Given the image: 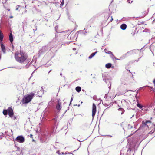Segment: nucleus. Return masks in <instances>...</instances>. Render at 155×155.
Wrapping results in <instances>:
<instances>
[{
  "mask_svg": "<svg viewBox=\"0 0 155 155\" xmlns=\"http://www.w3.org/2000/svg\"><path fill=\"white\" fill-rule=\"evenodd\" d=\"M27 58V54L23 51L17 52L15 53V58L17 62L20 63L26 62Z\"/></svg>",
  "mask_w": 155,
  "mask_h": 155,
  "instance_id": "1",
  "label": "nucleus"
},
{
  "mask_svg": "<svg viewBox=\"0 0 155 155\" xmlns=\"http://www.w3.org/2000/svg\"><path fill=\"white\" fill-rule=\"evenodd\" d=\"M61 37L58 35H56L55 37L53 39L49 44L50 47H54L60 44L61 41Z\"/></svg>",
  "mask_w": 155,
  "mask_h": 155,
  "instance_id": "2",
  "label": "nucleus"
},
{
  "mask_svg": "<svg viewBox=\"0 0 155 155\" xmlns=\"http://www.w3.org/2000/svg\"><path fill=\"white\" fill-rule=\"evenodd\" d=\"M34 94V93H31L30 95L25 96L21 101L22 103L23 104L29 103L32 99Z\"/></svg>",
  "mask_w": 155,
  "mask_h": 155,
  "instance_id": "3",
  "label": "nucleus"
},
{
  "mask_svg": "<svg viewBox=\"0 0 155 155\" xmlns=\"http://www.w3.org/2000/svg\"><path fill=\"white\" fill-rule=\"evenodd\" d=\"M104 98H106V101L102 102V104L104 106L107 107L109 106L111 104V105H113V104H112L111 101H110V102L108 101H111V98L110 97H108V95L105 94Z\"/></svg>",
  "mask_w": 155,
  "mask_h": 155,
  "instance_id": "4",
  "label": "nucleus"
},
{
  "mask_svg": "<svg viewBox=\"0 0 155 155\" xmlns=\"http://www.w3.org/2000/svg\"><path fill=\"white\" fill-rule=\"evenodd\" d=\"M49 44L47 46H44L41 49L39 50V52L40 54L45 52L49 50V48L51 47V46H49Z\"/></svg>",
  "mask_w": 155,
  "mask_h": 155,
  "instance_id": "5",
  "label": "nucleus"
},
{
  "mask_svg": "<svg viewBox=\"0 0 155 155\" xmlns=\"http://www.w3.org/2000/svg\"><path fill=\"white\" fill-rule=\"evenodd\" d=\"M140 51L139 49H135L132 51H130L127 52L126 54H125L123 55V57H125L127 56V54H134V53H138L140 52Z\"/></svg>",
  "mask_w": 155,
  "mask_h": 155,
  "instance_id": "6",
  "label": "nucleus"
},
{
  "mask_svg": "<svg viewBox=\"0 0 155 155\" xmlns=\"http://www.w3.org/2000/svg\"><path fill=\"white\" fill-rule=\"evenodd\" d=\"M15 140L20 143H22L24 142V138L22 136L17 137L15 139Z\"/></svg>",
  "mask_w": 155,
  "mask_h": 155,
  "instance_id": "7",
  "label": "nucleus"
},
{
  "mask_svg": "<svg viewBox=\"0 0 155 155\" xmlns=\"http://www.w3.org/2000/svg\"><path fill=\"white\" fill-rule=\"evenodd\" d=\"M96 112V107L94 103L93 104L92 110V116L93 118L94 117L95 113Z\"/></svg>",
  "mask_w": 155,
  "mask_h": 155,
  "instance_id": "8",
  "label": "nucleus"
},
{
  "mask_svg": "<svg viewBox=\"0 0 155 155\" xmlns=\"http://www.w3.org/2000/svg\"><path fill=\"white\" fill-rule=\"evenodd\" d=\"M8 113L9 117L11 118H12L14 113L13 110L11 107H10L8 108Z\"/></svg>",
  "mask_w": 155,
  "mask_h": 155,
  "instance_id": "9",
  "label": "nucleus"
},
{
  "mask_svg": "<svg viewBox=\"0 0 155 155\" xmlns=\"http://www.w3.org/2000/svg\"><path fill=\"white\" fill-rule=\"evenodd\" d=\"M151 123V122L150 121H146V122L143 121L142 122V126L144 128H148V126L147 125V124Z\"/></svg>",
  "mask_w": 155,
  "mask_h": 155,
  "instance_id": "10",
  "label": "nucleus"
},
{
  "mask_svg": "<svg viewBox=\"0 0 155 155\" xmlns=\"http://www.w3.org/2000/svg\"><path fill=\"white\" fill-rule=\"evenodd\" d=\"M45 37V35L44 34H42L40 35L36 38V42L38 43L40 42L41 41V37Z\"/></svg>",
  "mask_w": 155,
  "mask_h": 155,
  "instance_id": "11",
  "label": "nucleus"
},
{
  "mask_svg": "<svg viewBox=\"0 0 155 155\" xmlns=\"http://www.w3.org/2000/svg\"><path fill=\"white\" fill-rule=\"evenodd\" d=\"M43 88H42L41 90H40V91H38L36 94V95L37 96L40 97L42 96V94H43Z\"/></svg>",
  "mask_w": 155,
  "mask_h": 155,
  "instance_id": "12",
  "label": "nucleus"
},
{
  "mask_svg": "<svg viewBox=\"0 0 155 155\" xmlns=\"http://www.w3.org/2000/svg\"><path fill=\"white\" fill-rule=\"evenodd\" d=\"M1 49L4 54L6 52V49L5 45L1 42Z\"/></svg>",
  "mask_w": 155,
  "mask_h": 155,
  "instance_id": "13",
  "label": "nucleus"
},
{
  "mask_svg": "<svg viewBox=\"0 0 155 155\" xmlns=\"http://www.w3.org/2000/svg\"><path fill=\"white\" fill-rule=\"evenodd\" d=\"M61 104H57L56 105V108L58 110L60 111L61 108Z\"/></svg>",
  "mask_w": 155,
  "mask_h": 155,
  "instance_id": "14",
  "label": "nucleus"
},
{
  "mask_svg": "<svg viewBox=\"0 0 155 155\" xmlns=\"http://www.w3.org/2000/svg\"><path fill=\"white\" fill-rule=\"evenodd\" d=\"M85 29V28L83 30H80L79 31H78L77 33L78 34H85L87 32L86 31H84V30Z\"/></svg>",
  "mask_w": 155,
  "mask_h": 155,
  "instance_id": "15",
  "label": "nucleus"
},
{
  "mask_svg": "<svg viewBox=\"0 0 155 155\" xmlns=\"http://www.w3.org/2000/svg\"><path fill=\"white\" fill-rule=\"evenodd\" d=\"M127 27V25L125 24H123L120 26V28L123 30H125Z\"/></svg>",
  "mask_w": 155,
  "mask_h": 155,
  "instance_id": "16",
  "label": "nucleus"
},
{
  "mask_svg": "<svg viewBox=\"0 0 155 155\" xmlns=\"http://www.w3.org/2000/svg\"><path fill=\"white\" fill-rule=\"evenodd\" d=\"M9 37V40H10V41L11 42H12V41H13V37L12 34V33H11L10 34Z\"/></svg>",
  "mask_w": 155,
  "mask_h": 155,
  "instance_id": "17",
  "label": "nucleus"
},
{
  "mask_svg": "<svg viewBox=\"0 0 155 155\" xmlns=\"http://www.w3.org/2000/svg\"><path fill=\"white\" fill-rule=\"evenodd\" d=\"M97 51H96L94 53H92L90 56L88 57L89 59H91L93 57L95 54L97 53Z\"/></svg>",
  "mask_w": 155,
  "mask_h": 155,
  "instance_id": "18",
  "label": "nucleus"
},
{
  "mask_svg": "<svg viewBox=\"0 0 155 155\" xmlns=\"http://www.w3.org/2000/svg\"><path fill=\"white\" fill-rule=\"evenodd\" d=\"M52 63L51 61H49L45 64V65L47 67H48L52 65Z\"/></svg>",
  "mask_w": 155,
  "mask_h": 155,
  "instance_id": "19",
  "label": "nucleus"
},
{
  "mask_svg": "<svg viewBox=\"0 0 155 155\" xmlns=\"http://www.w3.org/2000/svg\"><path fill=\"white\" fill-rule=\"evenodd\" d=\"M137 106L138 107H139L140 109H141L142 110H144V107L143 106L141 105L140 104H139V103L137 104Z\"/></svg>",
  "mask_w": 155,
  "mask_h": 155,
  "instance_id": "20",
  "label": "nucleus"
},
{
  "mask_svg": "<svg viewBox=\"0 0 155 155\" xmlns=\"http://www.w3.org/2000/svg\"><path fill=\"white\" fill-rule=\"evenodd\" d=\"M112 64L110 63H108L105 65V67L107 68H110Z\"/></svg>",
  "mask_w": 155,
  "mask_h": 155,
  "instance_id": "21",
  "label": "nucleus"
},
{
  "mask_svg": "<svg viewBox=\"0 0 155 155\" xmlns=\"http://www.w3.org/2000/svg\"><path fill=\"white\" fill-rule=\"evenodd\" d=\"M75 89L77 92H79L81 91V88L80 87L78 86L76 87Z\"/></svg>",
  "mask_w": 155,
  "mask_h": 155,
  "instance_id": "22",
  "label": "nucleus"
},
{
  "mask_svg": "<svg viewBox=\"0 0 155 155\" xmlns=\"http://www.w3.org/2000/svg\"><path fill=\"white\" fill-rule=\"evenodd\" d=\"M118 110L120 111H121V114H122L124 112V110L121 108H120L118 109Z\"/></svg>",
  "mask_w": 155,
  "mask_h": 155,
  "instance_id": "23",
  "label": "nucleus"
},
{
  "mask_svg": "<svg viewBox=\"0 0 155 155\" xmlns=\"http://www.w3.org/2000/svg\"><path fill=\"white\" fill-rule=\"evenodd\" d=\"M8 113V109L7 110H4L3 111V114L4 115H7Z\"/></svg>",
  "mask_w": 155,
  "mask_h": 155,
  "instance_id": "24",
  "label": "nucleus"
},
{
  "mask_svg": "<svg viewBox=\"0 0 155 155\" xmlns=\"http://www.w3.org/2000/svg\"><path fill=\"white\" fill-rule=\"evenodd\" d=\"M31 63V62L30 64H28V63L27 64H26L24 67H23L22 68H19V69H21L22 68H28L29 66L30 65V64Z\"/></svg>",
  "mask_w": 155,
  "mask_h": 155,
  "instance_id": "25",
  "label": "nucleus"
},
{
  "mask_svg": "<svg viewBox=\"0 0 155 155\" xmlns=\"http://www.w3.org/2000/svg\"><path fill=\"white\" fill-rule=\"evenodd\" d=\"M64 4V0H62L61 2V3L60 5V7H62L63 6V5Z\"/></svg>",
  "mask_w": 155,
  "mask_h": 155,
  "instance_id": "26",
  "label": "nucleus"
},
{
  "mask_svg": "<svg viewBox=\"0 0 155 155\" xmlns=\"http://www.w3.org/2000/svg\"><path fill=\"white\" fill-rule=\"evenodd\" d=\"M128 129H130L133 128V126L129 124L128 125Z\"/></svg>",
  "mask_w": 155,
  "mask_h": 155,
  "instance_id": "27",
  "label": "nucleus"
},
{
  "mask_svg": "<svg viewBox=\"0 0 155 155\" xmlns=\"http://www.w3.org/2000/svg\"><path fill=\"white\" fill-rule=\"evenodd\" d=\"M107 54H111L112 56H114V55L112 53V52H111V51H109V52H108V53H107Z\"/></svg>",
  "mask_w": 155,
  "mask_h": 155,
  "instance_id": "28",
  "label": "nucleus"
},
{
  "mask_svg": "<svg viewBox=\"0 0 155 155\" xmlns=\"http://www.w3.org/2000/svg\"><path fill=\"white\" fill-rule=\"evenodd\" d=\"M17 117L15 116H13V117L12 118H11L13 120H15V119H17Z\"/></svg>",
  "mask_w": 155,
  "mask_h": 155,
  "instance_id": "29",
  "label": "nucleus"
},
{
  "mask_svg": "<svg viewBox=\"0 0 155 155\" xmlns=\"http://www.w3.org/2000/svg\"><path fill=\"white\" fill-rule=\"evenodd\" d=\"M104 51L106 53H107L109 51L107 48L104 49Z\"/></svg>",
  "mask_w": 155,
  "mask_h": 155,
  "instance_id": "30",
  "label": "nucleus"
},
{
  "mask_svg": "<svg viewBox=\"0 0 155 155\" xmlns=\"http://www.w3.org/2000/svg\"><path fill=\"white\" fill-rule=\"evenodd\" d=\"M60 99H58L57 100V104H60L61 103L60 102Z\"/></svg>",
  "mask_w": 155,
  "mask_h": 155,
  "instance_id": "31",
  "label": "nucleus"
},
{
  "mask_svg": "<svg viewBox=\"0 0 155 155\" xmlns=\"http://www.w3.org/2000/svg\"><path fill=\"white\" fill-rule=\"evenodd\" d=\"M19 7H20V6L19 5H17L16 6V10H18V8Z\"/></svg>",
  "mask_w": 155,
  "mask_h": 155,
  "instance_id": "32",
  "label": "nucleus"
},
{
  "mask_svg": "<svg viewBox=\"0 0 155 155\" xmlns=\"http://www.w3.org/2000/svg\"><path fill=\"white\" fill-rule=\"evenodd\" d=\"M51 104H52V102L51 101L49 102L48 105L49 106H50Z\"/></svg>",
  "mask_w": 155,
  "mask_h": 155,
  "instance_id": "33",
  "label": "nucleus"
},
{
  "mask_svg": "<svg viewBox=\"0 0 155 155\" xmlns=\"http://www.w3.org/2000/svg\"><path fill=\"white\" fill-rule=\"evenodd\" d=\"M131 151V149L130 148H129L127 152H130Z\"/></svg>",
  "mask_w": 155,
  "mask_h": 155,
  "instance_id": "34",
  "label": "nucleus"
},
{
  "mask_svg": "<svg viewBox=\"0 0 155 155\" xmlns=\"http://www.w3.org/2000/svg\"><path fill=\"white\" fill-rule=\"evenodd\" d=\"M111 19H110V22H112V21L113 20V19L112 16H111Z\"/></svg>",
  "mask_w": 155,
  "mask_h": 155,
  "instance_id": "35",
  "label": "nucleus"
},
{
  "mask_svg": "<svg viewBox=\"0 0 155 155\" xmlns=\"http://www.w3.org/2000/svg\"><path fill=\"white\" fill-rule=\"evenodd\" d=\"M73 98L72 97H71V101H70V105L71 104V102L72 101V100H73Z\"/></svg>",
  "mask_w": 155,
  "mask_h": 155,
  "instance_id": "36",
  "label": "nucleus"
},
{
  "mask_svg": "<svg viewBox=\"0 0 155 155\" xmlns=\"http://www.w3.org/2000/svg\"><path fill=\"white\" fill-rule=\"evenodd\" d=\"M16 147L17 148V150L18 151H19L20 150V148L18 147Z\"/></svg>",
  "mask_w": 155,
  "mask_h": 155,
  "instance_id": "37",
  "label": "nucleus"
},
{
  "mask_svg": "<svg viewBox=\"0 0 155 155\" xmlns=\"http://www.w3.org/2000/svg\"><path fill=\"white\" fill-rule=\"evenodd\" d=\"M71 153H68L67 152H66L65 153V154H70Z\"/></svg>",
  "mask_w": 155,
  "mask_h": 155,
  "instance_id": "38",
  "label": "nucleus"
},
{
  "mask_svg": "<svg viewBox=\"0 0 155 155\" xmlns=\"http://www.w3.org/2000/svg\"><path fill=\"white\" fill-rule=\"evenodd\" d=\"M11 58H12V51H11Z\"/></svg>",
  "mask_w": 155,
  "mask_h": 155,
  "instance_id": "39",
  "label": "nucleus"
},
{
  "mask_svg": "<svg viewBox=\"0 0 155 155\" xmlns=\"http://www.w3.org/2000/svg\"><path fill=\"white\" fill-rule=\"evenodd\" d=\"M147 110V109H145V107H144V110Z\"/></svg>",
  "mask_w": 155,
  "mask_h": 155,
  "instance_id": "40",
  "label": "nucleus"
},
{
  "mask_svg": "<svg viewBox=\"0 0 155 155\" xmlns=\"http://www.w3.org/2000/svg\"><path fill=\"white\" fill-rule=\"evenodd\" d=\"M146 86L148 87V86H146ZM148 87H150L151 88V89H153V87H150V86H148Z\"/></svg>",
  "mask_w": 155,
  "mask_h": 155,
  "instance_id": "41",
  "label": "nucleus"
},
{
  "mask_svg": "<svg viewBox=\"0 0 155 155\" xmlns=\"http://www.w3.org/2000/svg\"><path fill=\"white\" fill-rule=\"evenodd\" d=\"M2 135H0V139H2Z\"/></svg>",
  "mask_w": 155,
  "mask_h": 155,
  "instance_id": "42",
  "label": "nucleus"
},
{
  "mask_svg": "<svg viewBox=\"0 0 155 155\" xmlns=\"http://www.w3.org/2000/svg\"><path fill=\"white\" fill-rule=\"evenodd\" d=\"M133 91L132 90H127V91H126V92H127V91Z\"/></svg>",
  "mask_w": 155,
  "mask_h": 155,
  "instance_id": "43",
  "label": "nucleus"
},
{
  "mask_svg": "<svg viewBox=\"0 0 155 155\" xmlns=\"http://www.w3.org/2000/svg\"><path fill=\"white\" fill-rule=\"evenodd\" d=\"M74 35H72L71 36V37H70V38H72V37H73V36H74Z\"/></svg>",
  "mask_w": 155,
  "mask_h": 155,
  "instance_id": "44",
  "label": "nucleus"
},
{
  "mask_svg": "<svg viewBox=\"0 0 155 155\" xmlns=\"http://www.w3.org/2000/svg\"><path fill=\"white\" fill-rule=\"evenodd\" d=\"M52 71V70L51 69L50 70V71L48 72V74H49L50 72Z\"/></svg>",
  "mask_w": 155,
  "mask_h": 155,
  "instance_id": "45",
  "label": "nucleus"
},
{
  "mask_svg": "<svg viewBox=\"0 0 155 155\" xmlns=\"http://www.w3.org/2000/svg\"><path fill=\"white\" fill-rule=\"evenodd\" d=\"M153 65L154 66H155V63H153Z\"/></svg>",
  "mask_w": 155,
  "mask_h": 155,
  "instance_id": "46",
  "label": "nucleus"
},
{
  "mask_svg": "<svg viewBox=\"0 0 155 155\" xmlns=\"http://www.w3.org/2000/svg\"><path fill=\"white\" fill-rule=\"evenodd\" d=\"M73 49L74 50H76V48H73Z\"/></svg>",
  "mask_w": 155,
  "mask_h": 155,
  "instance_id": "47",
  "label": "nucleus"
},
{
  "mask_svg": "<svg viewBox=\"0 0 155 155\" xmlns=\"http://www.w3.org/2000/svg\"><path fill=\"white\" fill-rule=\"evenodd\" d=\"M108 136H110V137H112V136L110 135H108Z\"/></svg>",
  "mask_w": 155,
  "mask_h": 155,
  "instance_id": "48",
  "label": "nucleus"
},
{
  "mask_svg": "<svg viewBox=\"0 0 155 155\" xmlns=\"http://www.w3.org/2000/svg\"><path fill=\"white\" fill-rule=\"evenodd\" d=\"M60 75H61V76H62V73H60Z\"/></svg>",
  "mask_w": 155,
  "mask_h": 155,
  "instance_id": "49",
  "label": "nucleus"
},
{
  "mask_svg": "<svg viewBox=\"0 0 155 155\" xmlns=\"http://www.w3.org/2000/svg\"><path fill=\"white\" fill-rule=\"evenodd\" d=\"M23 31H24V26H23Z\"/></svg>",
  "mask_w": 155,
  "mask_h": 155,
  "instance_id": "50",
  "label": "nucleus"
},
{
  "mask_svg": "<svg viewBox=\"0 0 155 155\" xmlns=\"http://www.w3.org/2000/svg\"><path fill=\"white\" fill-rule=\"evenodd\" d=\"M62 154H64V152H62Z\"/></svg>",
  "mask_w": 155,
  "mask_h": 155,
  "instance_id": "51",
  "label": "nucleus"
},
{
  "mask_svg": "<svg viewBox=\"0 0 155 155\" xmlns=\"http://www.w3.org/2000/svg\"><path fill=\"white\" fill-rule=\"evenodd\" d=\"M12 17H13L12 16H11L10 17V18H12Z\"/></svg>",
  "mask_w": 155,
  "mask_h": 155,
  "instance_id": "52",
  "label": "nucleus"
},
{
  "mask_svg": "<svg viewBox=\"0 0 155 155\" xmlns=\"http://www.w3.org/2000/svg\"><path fill=\"white\" fill-rule=\"evenodd\" d=\"M152 53H153V56H154V53H153L152 52Z\"/></svg>",
  "mask_w": 155,
  "mask_h": 155,
  "instance_id": "53",
  "label": "nucleus"
},
{
  "mask_svg": "<svg viewBox=\"0 0 155 155\" xmlns=\"http://www.w3.org/2000/svg\"><path fill=\"white\" fill-rule=\"evenodd\" d=\"M154 15H155V14H154L153 15V16H154Z\"/></svg>",
  "mask_w": 155,
  "mask_h": 155,
  "instance_id": "54",
  "label": "nucleus"
},
{
  "mask_svg": "<svg viewBox=\"0 0 155 155\" xmlns=\"http://www.w3.org/2000/svg\"><path fill=\"white\" fill-rule=\"evenodd\" d=\"M143 54H141V56H143Z\"/></svg>",
  "mask_w": 155,
  "mask_h": 155,
  "instance_id": "55",
  "label": "nucleus"
},
{
  "mask_svg": "<svg viewBox=\"0 0 155 155\" xmlns=\"http://www.w3.org/2000/svg\"><path fill=\"white\" fill-rule=\"evenodd\" d=\"M141 58V57L140 58H138V60Z\"/></svg>",
  "mask_w": 155,
  "mask_h": 155,
  "instance_id": "56",
  "label": "nucleus"
},
{
  "mask_svg": "<svg viewBox=\"0 0 155 155\" xmlns=\"http://www.w3.org/2000/svg\"><path fill=\"white\" fill-rule=\"evenodd\" d=\"M155 21V19L153 20V21Z\"/></svg>",
  "mask_w": 155,
  "mask_h": 155,
  "instance_id": "57",
  "label": "nucleus"
},
{
  "mask_svg": "<svg viewBox=\"0 0 155 155\" xmlns=\"http://www.w3.org/2000/svg\"><path fill=\"white\" fill-rule=\"evenodd\" d=\"M58 152H59V151H57V153H58Z\"/></svg>",
  "mask_w": 155,
  "mask_h": 155,
  "instance_id": "58",
  "label": "nucleus"
},
{
  "mask_svg": "<svg viewBox=\"0 0 155 155\" xmlns=\"http://www.w3.org/2000/svg\"><path fill=\"white\" fill-rule=\"evenodd\" d=\"M134 116V115H133V116H132V117H133Z\"/></svg>",
  "mask_w": 155,
  "mask_h": 155,
  "instance_id": "59",
  "label": "nucleus"
},
{
  "mask_svg": "<svg viewBox=\"0 0 155 155\" xmlns=\"http://www.w3.org/2000/svg\"><path fill=\"white\" fill-rule=\"evenodd\" d=\"M105 82H106V81L105 80Z\"/></svg>",
  "mask_w": 155,
  "mask_h": 155,
  "instance_id": "60",
  "label": "nucleus"
},
{
  "mask_svg": "<svg viewBox=\"0 0 155 155\" xmlns=\"http://www.w3.org/2000/svg\"><path fill=\"white\" fill-rule=\"evenodd\" d=\"M80 106V105H78V106Z\"/></svg>",
  "mask_w": 155,
  "mask_h": 155,
  "instance_id": "61",
  "label": "nucleus"
},
{
  "mask_svg": "<svg viewBox=\"0 0 155 155\" xmlns=\"http://www.w3.org/2000/svg\"><path fill=\"white\" fill-rule=\"evenodd\" d=\"M77 150H74V151H75Z\"/></svg>",
  "mask_w": 155,
  "mask_h": 155,
  "instance_id": "62",
  "label": "nucleus"
}]
</instances>
